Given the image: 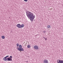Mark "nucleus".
I'll use <instances>...</instances> for the list:
<instances>
[{
    "mask_svg": "<svg viewBox=\"0 0 63 63\" xmlns=\"http://www.w3.org/2000/svg\"><path fill=\"white\" fill-rule=\"evenodd\" d=\"M26 15L29 19L31 21H33L35 17V16L33 13L28 11L26 12Z\"/></svg>",
    "mask_w": 63,
    "mask_h": 63,
    "instance_id": "nucleus-1",
    "label": "nucleus"
},
{
    "mask_svg": "<svg viewBox=\"0 0 63 63\" xmlns=\"http://www.w3.org/2000/svg\"><path fill=\"white\" fill-rule=\"evenodd\" d=\"M18 50L19 51H24V49L23 48H20L18 47V48H17Z\"/></svg>",
    "mask_w": 63,
    "mask_h": 63,
    "instance_id": "nucleus-2",
    "label": "nucleus"
},
{
    "mask_svg": "<svg viewBox=\"0 0 63 63\" xmlns=\"http://www.w3.org/2000/svg\"><path fill=\"white\" fill-rule=\"evenodd\" d=\"M34 49H35L37 50L38 49L39 47L37 46H35L34 47Z\"/></svg>",
    "mask_w": 63,
    "mask_h": 63,
    "instance_id": "nucleus-3",
    "label": "nucleus"
},
{
    "mask_svg": "<svg viewBox=\"0 0 63 63\" xmlns=\"http://www.w3.org/2000/svg\"><path fill=\"white\" fill-rule=\"evenodd\" d=\"M57 62L58 63H63V61H61L59 60H57Z\"/></svg>",
    "mask_w": 63,
    "mask_h": 63,
    "instance_id": "nucleus-4",
    "label": "nucleus"
},
{
    "mask_svg": "<svg viewBox=\"0 0 63 63\" xmlns=\"http://www.w3.org/2000/svg\"><path fill=\"white\" fill-rule=\"evenodd\" d=\"M9 56H7L5 58H3V60H4L5 61H7V59L6 58H7V57H9Z\"/></svg>",
    "mask_w": 63,
    "mask_h": 63,
    "instance_id": "nucleus-5",
    "label": "nucleus"
},
{
    "mask_svg": "<svg viewBox=\"0 0 63 63\" xmlns=\"http://www.w3.org/2000/svg\"><path fill=\"white\" fill-rule=\"evenodd\" d=\"M17 26L19 28H21V25L20 24H19L17 25Z\"/></svg>",
    "mask_w": 63,
    "mask_h": 63,
    "instance_id": "nucleus-6",
    "label": "nucleus"
},
{
    "mask_svg": "<svg viewBox=\"0 0 63 63\" xmlns=\"http://www.w3.org/2000/svg\"><path fill=\"white\" fill-rule=\"evenodd\" d=\"M44 63H48V61L47 60H45L43 61Z\"/></svg>",
    "mask_w": 63,
    "mask_h": 63,
    "instance_id": "nucleus-7",
    "label": "nucleus"
},
{
    "mask_svg": "<svg viewBox=\"0 0 63 63\" xmlns=\"http://www.w3.org/2000/svg\"><path fill=\"white\" fill-rule=\"evenodd\" d=\"M7 61H12V59L8 58L7 59Z\"/></svg>",
    "mask_w": 63,
    "mask_h": 63,
    "instance_id": "nucleus-8",
    "label": "nucleus"
},
{
    "mask_svg": "<svg viewBox=\"0 0 63 63\" xmlns=\"http://www.w3.org/2000/svg\"><path fill=\"white\" fill-rule=\"evenodd\" d=\"M21 27H22V28H23L24 27V24H22L21 25Z\"/></svg>",
    "mask_w": 63,
    "mask_h": 63,
    "instance_id": "nucleus-9",
    "label": "nucleus"
},
{
    "mask_svg": "<svg viewBox=\"0 0 63 63\" xmlns=\"http://www.w3.org/2000/svg\"><path fill=\"white\" fill-rule=\"evenodd\" d=\"M47 27L48 28H50V25H48L47 26Z\"/></svg>",
    "mask_w": 63,
    "mask_h": 63,
    "instance_id": "nucleus-10",
    "label": "nucleus"
},
{
    "mask_svg": "<svg viewBox=\"0 0 63 63\" xmlns=\"http://www.w3.org/2000/svg\"><path fill=\"white\" fill-rule=\"evenodd\" d=\"M19 48H22V46H21V45H20L19 46Z\"/></svg>",
    "mask_w": 63,
    "mask_h": 63,
    "instance_id": "nucleus-11",
    "label": "nucleus"
},
{
    "mask_svg": "<svg viewBox=\"0 0 63 63\" xmlns=\"http://www.w3.org/2000/svg\"><path fill=\"white\" fill-rule=\"evenodd\" d=\"M1 38L3 39H5V36H1Z\"/></svg>",
    "mask_w": 63,
    "mask_h": 63,
    "instance_id": "nucleus-12",
    "label": "nucleus"
},
{
    "mask_svg": "<svg viewBox=\"0 0 63 63\" xmlns=\"http://www.w3.org/2000/svg\"><path fill=\"white\" fill-rule=\"evenodd\" d=\"M27 47L28 48H30V45H28V46H27Z\"/></svg>",
    "mask_w": 63,
    "mask_h": 63,
    "instance_id": "nucleus-13",
    "label": "nucleus"
},
{
    "mask_svg": "<svg viewBox=\"0 0 63 63\" xmlns=\"http://www.w3.org/2000/svg\"><path fill=\"white\" fill-rule=\"evenodd\" d=\"M16 46L17 47H18V46H19V44L17 43L16 44Z\"/></svg>",
    "mask_w": 63,
    "mask_h": 63,
    "instance_id": "nucleus-14",
    "label": "nucleus"
},
{
    "mask_svg": "<svg viewBox=\"0 0 63 63\" xmlns=\"http://www.w3.org/2000/svg\"><path fill=\"white\" fill-rule=\"evenodd\" d=\"M46 32V31H43V32L44 33H45Z\"/></svg>",
    "mask_w": 63,
    "mask_h": 63,
    "instance_id": "nucleus-15",
    "label": "nucleus"
},
{
    "mask_svg": "<svg viewBox=\"0 0 63 63\" xmlns=\"http://www.w3.org/2000/svg\"><path fill=\"white\" fill-rule=\"evenodd\" d=\"M24 1L25 2H27V1H28L27 0H24Z\"/></svg>",
    "mask_w": 63,
    "mask_h": 63,
    "instance_id": "nucleus-16",
    "label": "nucleus"
},
{
    "mask_svg": "<svg viewBox=\"0 0 63 63\" xmlns=\"http://www.w3.org/2000/svg\"><path fill=\"white\" fill-rule=\"evenodd\" d=\"M10 58H13V57H12V56H10Z\"/></svg>",
    "mask_w": 63,
    "mask_h": 63,
    "instance_id": "nucleus-17",
    "label": "nucleus"
},
{
    "mask_svg": "<svg viewBox=\"0 0 63 63\" xmlns=\"http://www.w3.org/2000/svg\"><path fill=\"white\" fill-rule=\"evenodd\" d=\"M45 40H47V38H45Z\"/></svg>",
    "mask_w": 63,
    "mask_h": 63,
    "instance_id": "nucleus-18",
    "label": "nucleus"
},
{
    "mask_svg": "<svg viewBox=\"0 0 63 63\" xmlns=\"http://www.w3.org/2000/svg\"><path fill=\"white\" fill-rule=\"evenodd\" d=\"M25 62H28V61H27V62L26 61H25Z\"/></svg>",
    "mask_w": 63,
    "mask_h": 63,
    "instance_id": "nucleus-19",
    "label": "nucleus"
},
{
    "mask_svg": "<svg viewBox=\"0 0 63 63\" xmlns=\"http://www.w3.org/2000/svg\"><path fill=\"white\" fill-rule=\"evenodd\" d=\"M43 38H44V39H45V38H45V37H43Z\"/></svg>",
    "mask_w": 63,
    "mask_h": 63,
    "instance_id": "nucleus-20",
    "label": "nucleus"
},
{
    "mask_svg": "<svg viewBox=\"0 0 63 63\" xmlns=\"http://www.w3.org/2000/svg\"><path fill=\"white\" fill-rule=\"evenodd\" d=\"M9 18H10V17H9Z\"/></svg>",
    "mask_w": 63,
    "mask_h": 63,
    "instance_id": "nucleus-21",
    "label": "nucleus"
}]
</instances>
